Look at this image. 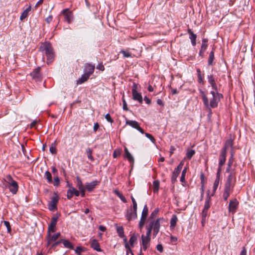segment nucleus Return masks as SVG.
Segmentation results:
<instances>
[{
	"mask_svg": "<svg viewBox=\"0 0 255 255\" xmlns=\"http://www.w3.org/2000/svg\"><path fill=\"white\" fill-rule=\"evenodd\" d=\"M160 219H158L156 220L154 223H153V235L156 236L158 234L159 228H160Z\"/></svg>",
	"mask_w": 255,
	"mask_h": 255,
	"instance_id": "25",
	"label": "nucleus"
},
{
	"mask_svg": "<svg viewBox=\"0 0 255 255\" xmlns=\"http://www.w3.org/2000/svg\"><path fill=\"white\" fill-rule=\"evenodd\" d=\"M95 68L94 65L87 63L85 65L84 73L90 76L94 73Z\"/></svg>",
	"mask_w": 255,
	"mask_h": 255,
	"instance_id": "16",
	"label": "nucleus"
},
{
	"mask_svg": "<svg viewBox=\"0 0 255 255\" xmlns=\"http://www.w3.org/2000/svg\"><path fill=\"white\" fill-rule=\"evenodd\" d=\"M183 164H184V162L183 161H182L178 165V166L177 167V168H175V169L179 171H181L182 168V167L183 166Z\"/></svg>",
	"mask_w": 255,
	"mask_h": 255,
	"instance_id": "64",
	"label": "nucleus"
},
{
	"mask_svg": "<svg viewBox=\"0 0 255 255\" xmlns=\"http://www.w3.org/2000/svg\"><path fill=\"white\" fill-rule=\"evenodd\" d=\"M188 33L190 35L189 38L191 40V43L193 46H195L196 44V38L197 36L194 34L191 29H188Z\"/></svg>",
	"mask_w": 255,
	"mask_h": 255,
	"instance_id": "20",
	"label": "nucleus"
},
{
	"mask_svg": "<svg viewBox=\"0 0 255 255\" xmlns=\"http://www.w3.org/2000/svg\"><path fill=\"white\" fill-rule=\"evenodd\" d=\"M62 243L65 248L73 249V246L69 241L62 239Z\"/></svg>",
	"mask_w": 255,
	"mask_h": 255,
	"instance_id": "37",
	"label": "nucleus"
},
{
	"mask_svg": "<svg viewBox=\"0 0 255 255\" xmlns=\"http://www.w3.org/2000/svg\"><path fill=\"white\" fill-rule=\"evenodd\" d=\"M124 150L125 152V157L130 162H133L134 158L131 155V154L129 152L128 148L125 146L124 148Z\"/></svg>",
	"mask_w": 255,
	"mask_h": 255,
	"instance_id": "27",
	"label": "nucleus"
},
{
	"mask_svg": "<svg viewBox=\"0 0 255 255\" xmlns=\"http://www.w3.org/2000/svg\"><path fill=\"white\" fill-rule=\"evenodd\" d=\"M137 209L135 210L134 208H130L127 210L126 217L128 221L134 220L137 218Z\"/></svg>",
	"mask_w": 255,
	"mask_h": 255,
	"instance_id": "6",
	"label": "nucleus"
},
{
	"mask_svg": "<svg viewBox=\"0 0 255 255\" xmlns=\"http://www.w3.org/2000/svg\"><path fill=\"white\" fill-rule=\"evenodd\" d=\"M31 10V5H29L27 8H26L21 13L20 16V20H23L25 18H26L29 12Z\"/></svg>",
	"mask_w": 255,
	"mask_h": 255,
	"instance_id": "26",
	"label": "nucleus"
},
{
	"mask_svg": "<svg viewBox=\"0 0 255 255\" xmlns=\"http://www.w3.org/2000/svg\"><path fill=\"white\" fill-rule=\"evenodd\" d=\"M40 67H38L30 73V75L32 77L33 79L35 80H40L41 78V74L40 73Z\"/></svg>",
	"mask_w": 255,
	"mask_h": 255,
	"instance_id": "15",
	"label": "nucleus"
},
{
	"mask_svg": "<svg viewBox=\"0 0 255 255\" xmlns=\"http://www.w3.org/2000/svg\"><path fill=\"white\" fill-rule=\"evenodd\" d=\"M227 152L225 150H222L219 156V167L222 168L226 161Z\"/></svg>",
	"mask_w": 255,
	"mask_h": 255,
	"instance_id": "18",
	"label": "nucleus"
},
{
	"mask_svg": "<svg viewBox=\"0 0 255 255\" xmlns=\"http://www.w3.org/2000/svg\"><path fill=\"white\" fill-rule=\"evenodd\" d=\"M117 232L119 235V236L122 238H124L125 237V236L124 235V228L122 226L120 227H117Z\"/></svg>",
	"mask_w": 255,
	"mask_h": 255,
	"instance_id": "33",
	"label": "nucleus"
},
{
	"mask_svg": "<svg viewBox=\"0 0 255 255\" xmlns=\"http://www.w3.org/2000/svg\"><path fill=\"white\" fill-rule=\"evenodd\" d=\"M208 82L211 83L215 81V77L213 75H208L207 77Z\"/></svg>",
	"mask_w": 255,
	"mask_h": 255,
	"instance_id": "60",
	"label": "nucleus"
},
{
	"mask_svg": "<svg viewBox=\"0 0 255 255\" xmlns=\"http://www.w3.org/2000/svg\"><path fill=\"white\" fill-rule=\"evenodd\" d=\"M76 184L79 189L84 188L82 180L79 176L76 177Z\"/></svg>",
	"mask_w": 255,
	"mask_h": 255,
	"instance_id": "45",
	"label": "nucleus"
},
{
	"mask_svg": "<svg viewBox=\"0 0 255 255\" xmlns=\"http://www.w3.org/2000/svg\"><path fill=\"white\" fill-rule=\"evenodd\" d=\"M232 190H233L232 188H230V187H227V186L225 187V189H224V192L223 193V197L225 201L227 200V199H228V197H229Z\"/></svg>",
	"mask_w": 255,
	"mask_h": 255,
	"instance_id": "22",
	"label": "nucleus"
},
{
	"mask_svg": "<svg viewBox=\"0 0 255 255\" xmlns=\"http://www.w3.org/2000/svg\"><path fill=\"white\" fill-rule=\"evenodd\" d=\"M195 151L193 149L188 150L186 154V157L188 159H191V158L193 157V156L195 154Z\"/></svg>",
	"mask_w": 255,
	"mask_h": 255,
	"instance_id": "44",
	"label": "nucleus"
},
{
	"mask_svg": "<svg viewBox=\"0 0 255 255\" xmlns=\"http://www.w3.org/2000/svg\"><path fill=\"white\" fill-rule=\"evenodd\" d=\"M56 226H51V225H49L48 228V231H47V233H49V234L54 233L56 232Z\"/></svg>",
	"mask_w": 255,
	"mask_h": 255,
	"instance_id": "51",
	"label": "nucleus"
},
{
	"mask_svg": "<svg viewBox=\"0 0 255 255\" xmlns=\"http://www.w3.org/2000/svg\"><path fill=\"white\" fill-rule=\"evenodd\" d=\"M58 219V216L53 217L51 219L50 224H49V225L56 226V225L57 224Z\"/></svg>",
	"mask_w": 255,
	"mask_h": 255,
	"instance_id": "49",
	"label": "nucleus"
},
{
	"mask_svg": "<svg viewBox=\"0 0 255 255\" xmlns=\"http://www.w3.org/2000/svg\"><path fill=\"white\" fill-rule=\"evenodd\" d=\"M180 172V171H179L175 169H174V171L172 173V176H171V181L172 182H174L176 180V179H177V177L178 176Z\"/></svg>",
	"mask_w": 255,
	"mask_h": 255,
	"instance_id": "36",
	"label": "nucleus"
},
{
	"mask_svg": "<svg viewBox=\"0 0 255 255\" xmlns=\"http://www.w3.org/2000/svg\"><path fill=\"white\" fill-rule=\"evenodd\" d=\"M239 202L236 199H234L230 201L229 205V211L232 214H234L238 207Z\"/></svg>",
	"mask_w": 255,
	"mask_h": 255,
	"instance_id": "10",
	"label": "nucleus"
},
{
	"mask_svg": "<svg viewBox=\"0 0 255 255\" xmlns=\"http://www.w3.org/2000/svg\"><path fill=\"white\" fill-rule=\"evenodd\" d=\"M90 76L86 73H84L81 77L77 80V84H82L87 81L89 78Z\"/></svg>",
	"mask_w": 255,
	"mask_h": 255,
	"instance_id": "23",
	"label": "nucleus"
},
{
	"mask_svg": "<svg viewBox=\"0 0 255 255\" xmlns=\"http://www.w3.org/2000/svg\"><path fill=\"white\" fill-rule=\"evenodd\" d=\"M60 184V180L58 176L57 175L55 176L54 177V181H53V185L55 186H58Z\"/></svg>",
	"mask_w": 255,
	"mask_h": 255,
	"instance_id": "53",
	"label": "nucleus"
},
{
	"mask_svg": "<svg viewBox=\"0 0 255 255\" xmlns=\"http://www.w3.org/2000/svg\"><path fill=\"white\" fill-rule=\"evenodd\" d=\"M130 198L132 203V208H134L135 210L137 209V204L135 199L132 196H131Z\"/></svg>",
	"mask_w": 255,
	"mask_h": 255,
	"instance_id": "57",
	"label": "nucleus"
},
{
	"mask_svg": "<svg viewBox=\"0 0 255 255\" xmlns=\"http://www.w3.org/2000/svg\"><path fill=\"white\" fill-rule=\"evenodd\" d=\"M97 69H99L102 71H104L105 70V67L103 65V64L102 63H99L97 66Z\"/></svg>",
	"mask_w": 255,
	"mask_h": 255,
	"instance_id": "62",
	"label": "nucleus"
},
{
	"mask_svg": "<svg viewBox=\"0 0 255 255\" xmlns=\"http://www.w3.org/2000/svg\"><path fill=\"white\" fill-rule=\"evenodd\" d=\"M86 152H87L88 158L90 159V160H91L92 161H94V158L92 155V150L91 148H88L86 150Z\"/></svg>",
	"mask_w": 255,
	"mask_h": 255,
	"instance_id": "47",
	"label": "nucleus"
},
{
	"mask_svg": "<svg viewBox=\"0 0 255 255\" xmlns=\"http://www.w3.org/2000/svg\"><path fill=\"white\" fill-rule=\"evenodd\" d=\"M137 240V237L135 235V234H132L130 239H129V244L130 245L131 247H133V245L134 244V243Z\"/></svg>",
	"mask_w": 255,
	"mask_h": 255,
	"instance_id": "46",
	"label": "nucleus"
},
{
	"mask_svg": "<svg viewBox=\"0 0 255 255\" xmlns=\"http://www.w3.org/2000/svg\"><path fill=\"white\" fill-rule=\"evenodd\" d=\"M148 214V209L147 205L145 204L142 211L141 216L139 223V227L141 230L145 224L147 215Z\"/></svg>",
	"mask_w": 255,
	"mask_h": 255,
	"instance_id": "2",
	"label": "nucleus"
},
{
	"mask_svg": "<svg viewBox=\"0 0 255 255\" xmlns=\"http://www.w3.org/2000/svg\"><path fill=\"white\" fill-rule=\"evenodd\" d=\"M91 247L92 248H93L94 250H96L98 252H101L102 251L100 244L98 243V241L96 239H93L91 241Z\"/></svg>",
	"mask_w": 255,
	"mask_h": 255,
	"instance_id": "21",
	"label": "nucleus"
},
{
	"mask_svg": "<svg viewBox=\"0 0 255 255\" xmlns=\"http://www.w3.org/2000/svg\"><path fill=\"white\" fill-rule=\"evenodd\" d=\"M233 145V140L231 139L227 140L224 145V147L222 150H225L227 152V149L229 147H232Z\"/></svg>",
	"mask_w": 255,
	"mask_h": 255,
	"instance_id": "30",
	"label": "nucleus"
},
{
	"mask_svg": "<svg viewBox=\"0 0 255 255\" xmlns=\"http://www.w3.org/2000/svg\"><path fill=\"white\" fill-rule=\"evenodd\" d=\"M7 185H5V187H8L9 191L13 195L16 194L18 190V185L17 182L14 183H7Z\"/></svg>",
	"mask_w": 255,
	"mask_h": 255,
	"instance_id": "12",
	"label": "nucleus"
},
{
	"mask_svg": "<svg viewBox=\"0 0 255 255\" xmlns=\"http://www.w3.org/2000/svg\"><path fill=\"white\" fill-rule=\"evenodd\" d=\"M62 13L64 15L65 20L68 23H70L73 18L72 12L68 8H66L62 10Z\"/></svg>",
	"mask_w": 255,
	"mask_h": 255,
	"instance_id": "14",
	"label": "nucleus"
},
{
	"mask_svg": "<svg viewBox=\"0 0 255 255\" xmlns=\"http://www.w3.org/2000/svg\"><path fill=\"white\" fill-rule=\"evenodd\" d=\"M3 224L6 227L7 230V232L10 233L11 232V227H10V223H9V222L7 221H4Z\"/></svg>",
	"mask_w": 255,
	"mask_h": 255,
	"instance_id": "54",
	"label": "nucleus"
},
{
	"mask_svg": "<svg viewBox=\"0 0 255 255\" xmlns=\"http://www.w3.org/2000/svg\"><path fill=\"white\" fill-rule=\"evenodd\" d=\"M44 177L46 179V180L48 183H52V175H51V173L49 171H46L44 173Z\"/></svg>",
	"mask_w": 255,
	"mask_h": 255,
	"instance_id": "31",
	"label": "nucleus"
},
{
	"mask_svg": "<svg viewBox=\"0 0 255 255\" xmlns=\"http://www.w3.org/2000/svg\"><path fill=\"white\" fill-rule=\"evenodd\" d=\"M61 243H62V239L58 241H56L55 242H53L52 244H51L50 246L52 248H55L59 244H60Z\"/></svg>",
	"mask_w": 255,
	"mask_h": 255,
	"instance_id": "58",
	"label": "nucleus"
},
{
	"mask_svg": "<svg viewBox=\"0 0 255 255\" xmlns=\"http://www.w3.org/2000/svg\"><path fill=\"white\" fill-rule=\"evenodd\" d=\"M60 236V233L58 232L55 234L47 233L46 239L47 241L46 246L48 247L53 242H55Z\"/></svg>",
	"mask_w": 255,
	"mask_h": 255,
	"instance_id": "3",
	"label": "nucleus"
},
{
	"mask_svg": "<svg viewBox=\"0 0 255 255\" xmlns=\"http://www.w3.org/2000/svg\"><path fill=\"white\" fill-rule=\"evenodd\" d=\"M106 119L110 123H113V120L112 119L110 115L109 114H107L105 116Z\"/></svg>",
	"mask_w": 255,
	"mask_h": 255,
	"instance_id": "61",
	"label": "nucleus"
},
{
	"mask_svg": "<svg viewBox=\"0 0 255 255\" xmlns=\"http://www.w3.org/2000/svg\"><path fill=\"white\" fill-rule=\"evenodd\" d=\"M210 201H211V198H210V196L208 195V197L206 200L203 210H208V209H209V208L210 207Z\"/></svg>",
	"mask_w": 255,
	"mask_h": 255,
	"instance_id": "39",
	"label": "nucleus"
},
{
	"mask_svg": "<svg viewBox=\"0 0 255 255\" xmlns=\"http://www.w3.org/2000/svg\"><path fill=\"white\" fill-rule=\"evenodd\" d=\"M197 72L198 75V82L199 83L204 84L203 76L202 75L200 70L199 69H197Z\"/></svg>",
	"mask_w": 255,
	"mask_h": 255,
	"instance_id": "43",
	"label": "nucleus"
},
{
	"mask_svg": "<svg viewBox=\"0 0 255 255\" xmlns=\"http://www.w3.org/2000/svg\"><path fill=\"white\" fill-rule=\"evenodd\" d=\"M121 149H117L115 150L113 153V157L116 158L117 157L119 156L121 154Z\"/></svg>",
	"mask_w": 255,
	"mask_h": 255,
	"instance_id": "52",
	"label": "nucleus"
},
{
	"mask_svg": "<svg viewBox=\"0 0 255 255\" xmlns=\"http://www.w3.org/2000/svg\"><path fill=\"white\" fill-rule=\"evenodd\" d=\"M69 189L67 192V197L68 199H70L72 198L73 195L78 196L80 195V192L76 188L69 185Z\"/></svg>",
	"mask_w": 255,
	"mask_h": 255,
	"instance_id": "8",
	"label": "nucleus"
},
{
	"mask_svg": "<svg viewBox=\"0 0 255 255\" xmlns=\"http://www.w3.org/2000/svg\"><path fill=\"white\" fill-rule=\"evenodd\" d=\"M236 183V176L234 173H231L229 175L225 186L233 188Z\"/></svg>",
	"mask_w": 255,
	"mask_h": 255,
	"instance_id": "7",
	"label": "nucleus"
},
{
	"mask_svg": "<svg viewBox=\"0 0 255 255\" xmlns=\"http://www.w3.org/2000/svg\"><path fill=\"white\" fill-rule=\"evenodd\" d=\"M219 179H218V178H216L214 183V185H213V193L212 194L211 196H213L216 190H217V187L219 185Z\"/></svg>",
	"mask_w": 255,
	"mask_h": 255,
	"instance_id": "48",
	"label": "nucleus"
},
{
	"mask_svg": "<svg viewBox=\"0 0 255 255\" xmlns=\"http://www.w3.org/2000/svg\"><path fill=\"white\" fill-rule=\"evenodd\" d=\"M59 200V197L56 193H54L52 197L51 201L48 202V206L50 211H54L57 210V204Z\"/></svg>",
	"mask_w": 255,
	"mask_h": 255,
	"instance_id": "4",
	"label": "nucleus"
},
{
	"mask_svg": "<svg viewBox=\"0 0 255 255\" xmlns=\"http://www.w3.org/2000/svg\"><path fill=\"white\" fill-rule=\"evenodd\" d=\"M3 180L6 183H14L16 182L14 180L11 176L10 174H8L5 176V178L3 179Z\"/></svg>",
	"mask_w": 255,
	"mask_h": 255,
	"instance_id": "40",
	"label": "nucleus"
},
{
	"mask_svg": "<svg viewBox=\"0 0 255 255\" xmlns=\"http://www.w3.org/2000/svg\"><path fill=\"white\" fill-rule=\"evenodd\" d=\"M133 99L135 101H137L140 104L142 103V97L141 95L138 93L137 91H134L132 93Z\"/></svg>",
	"mask_w": 255,
	"mask_h": 255,
	"instance_id": "24",
	"label": "nucleus"
},
{
	"mask_svg": "<svg viewBox=\"0 0 255 255\" xmlns=\"http://www.w3.org/2000/svg\"><path fill=\"white\" fill-rule=\"evenodd\" d=\"M3 180L6 183H14L16 182L14 180L11 176L10 174H8L5 176V178L3 179Z\"/></svg>",
	"mask_w": 255,
	"mask_h": 255,
	"instance_id": "41",
	"label": "nucleus"
},
{
	"mask_svg": "<svg viewBox=\"0 0 255 255\" xmlns=\"http://www.w3.org/2000/svg\"><path fill=\"white\" fill-rule=\"evenodd\" d=\"M234 155V151L232 149L231 150V156H230V158L229 159V161H228V168L227 169V172L229 171L231 165H232V164L233 163Z\"/></svg>",
	"mask_w": 255,
	"mask_h": 255,
	"instance_id": "29",
	"label": "nucleus"
},
{
	"mask_svg": "<svg viewBox=\"0 0 255 255\" xmlns=\"http://www.w3.org/2000/svg\"><path fill=\"white\" fill-rule=\"evenodd\" d=\"M120 52L123 54L124 57L125 58L131 57L130 53L128 51H126L125 50H121Z\"/></svg>",
	"mask_w": 255,
	"mask_h": 255,
	"instance_id": "56",
	"label": "nucleus"
},
{
	"mask_svg": "<svg viewBox=\"0 0 255 255\" xmlns=\"http://www.w3.org/2000/svg\"><path fill=\"white\" fill-rule=\"evenodd\" d=\"M209 84H210L211 86L212 87V88L213 90V91H211V92H219L217 85L216 83V81L211 82V83H209Z\"/></svg>",
	"mask_w": 255,
	"mask_h": 255,
	"instance_id": "50",
	"label": "nucleus"
},
{
	"mask_svg": "<svg viewBox=\"0 0 255 255\" xmlns=\"http://www.w3.org/2000/svg\"><path fill=\"white\" fill-rule=\"evenodd\" d=\"M115 194L117 195L120 199L124 202V203H127V201L125 197L121 193H120L118 190H115L114 191Z\"/></svg>",
	"mask_w": 255,
	"mask_h": 255,
	"instance_id": "34",
	"label": "nucleus"
},
{
	"mask_svg": "<svg viewBox=\"0 0 255 255\" xmlns=\"http://www.w3.org/2000/svg\"><path fill=\"white\" fill-rule=\"evenodd\" d=\"M142 249L146 251L150 246V238L144 237V235H141Z\"/></svg>",
	"mask_w": 255,
	"mask_h": 255,
	"instance_id": "17",
	"label": "nucleus"
},
{
	"mask_svg": "<svg viewBox=\"0 0 255 255\" xmlns=\"http://www.w3.org/2000/svg\"><path fill=\"white\" fill-rule=\"evenodd\" d=\"M126 123V125H128L133 128L136 129L142 134L144 133L143 129L140 127L137 122L135 121L127 120Z\"/></svg>",
	"mask_w": 255,
	"mask_h": 255,
	"instance_id": "9",
	"label": "nucleus"
},
{
	"mask_svg": "<svg viewBox=\"0 0 255 255\" xmlns=\"http://www.w3.org/2000/svg\"><path fill=\"white\" fill-rule=\"evenodd\" d=\"M159 181L158 180H155L153 183V191L154 193L157 192L159 188Z\"/></svg>",
	"mask_w": 255,
	"mask_h": 255,
	"instance_id": "42",
	"label": "nucleus"
},
{
	"mask_svg": "<svg viewBox=\"0 0 255 255\" xmlns=\"http://www.w3.org/2000/svg\"><path fill=\"white\" fill-rule=\"evenodd\" d=\"M145 135L147 138H148L153 143H154L155 142V138L151 134H149L148 133H145Z\"/></svg>",
	"mask_w": 255,
	"mask_h": 255,
	"instance_id": "59",
	"label": "nucleus"
},
{
	"mask_svg": "<svg viewBox=\"0 0 255 255\" xmlns=\"http://www.w3.org/2000/svg\"><path fill=\"white\" fill-rule=\"evenodd\" d=\"M99 183V182L96 180L93 181L90 183H87L85 188L89 192H91Z\"/></svg>",
	"mask_w": 255,
	"mask_h": 255,
	"instance_id": "19",
	"label": "nucleus"
},
{
	"mask_svg": "<svg viewBox=\"0 0 255 255\" xmlns=\"http://www.w3.org/2000/svg\"><path fill=\"white\" fill-rule=\"evenodd\" d=\"M208 213V210H203L202 213V220H205Z\"/></svg>",
	"mask_w": 255,
	"mask_h": 255,
	"instance_id": "63",
	"label": "nucleus"
},
{
	"mask_svg": "<svg viewBox=\"0 0 255 255\" xmlns=\"http://www.w3.org/2000/svg\"><path fill=\"white\" fill-rule=\"evenodd\" d=\"M7 185H5V187H8L9 191L13 195L16 194L18 190V185L17 182L14 183H7Z\"/></svg>",
	"mask_w": 255,
	"mask_h": 255,
	"instance_id": "13",
	"label": "nucleus"
},
{
	"mask_svg": "<svg viewBox=\"0 0 255 255\" xmlns=\"http://www.w3.org/2000/svg\"><path fill=\"white\" fill-rule=\"evenodd\" d=\"M46 56L47 57V62L48 64L51 63L54 59L55 55L53 51L46 54Z\"/></svg>",
	"mask_w": 255,
	"mask_h": 255,
	"instance_id": "32",
	"label": "nucleus"
},
{
	"mask_svg": "<svg viewBox=\"0 0 255 255\" xmlns=\"http://www.w3.org/2000/svg\"><path fill=\"white\" fill-rule=\"evenodd\" d=\"M186 170H187V168H185L182 172V174H181V176L180 177V181L182 182H184L185 181V174H186Z\"/></svg>",
	"mask_w": 255,
	"mask_h": 255,
	"instance_id": "55",
	"label": "nucleus"
},
{
	"mask_svg": "<svg viewBox=\"0 0 255 255\" xmlns=\"http://www.w3.org/2000/svg\"><path fill=\"white\" fill-rule=\"evenodd\" d=\"M202 100L205 106L209 109L215 108L217 107L218 103L220 101L221 99L223 98V96L222 94L219 93V92H211V94L212 95V98L210 99V103H209L208 98L207 96L202 91Z\"/></svg>",
	"mask_w": 255,
	"mask_h": 255,
	"instance_id": "1",
	"label": "nucleus"
},
{
	"mask_svg": "<svg viewBox=\"0 0 255 255\" xmlns=\"http://www.w3.org/2000/svg\"><path fill=\"white\" fill-rule=\"evenodd\" d=\"M214 50L215 49L213 48L212 50L210 52L209 54V56L208 60V63L209 65H212L213 64V61L214 59Z\"/></svg>",
	"mask_w": 255,
	"mask_h": 255,
	"instance_id": "28",
	"label": "nucleus"
},
{
	"mask_svg": "<svg viewBox=\"0 0 255 255\" xmlns=\"http://www.w3.org/2000/svg\"><path fill=\"white\" fill-rule=\"evenodd\" d=\"M208 40L207 38H203L202 40V45L201 46V49H202V50L206 51L207 46H208Z\"/></svg>",
	"mask_w": 255,
	"mask_h": 255,
	"instance_id": "38",
	"label": "nucleus"
},
{
	"mask_svg": "<svg viewBox=\"0 0 255 255\" xmlns=\"http://www.w3.org/2000/svg\"><path fill=\"white\" fill-rule=\"evenodd\" d=\"M178 220L176 215H173L170 220V227L174 228L176 225L177 221Z\"/></svg>",
	"mask_w": 255,
	"mask_h": 255,
	"instance_id": "35",
	"label": "nucleus"
},
{
	"mask_svg": "<svg viewBox=\"0 0 255 255\" xmlns=\"http://www.w3.org/2000/svg\"><path fill=\"white\" fill-rule=\"evenodd\" d=\"M39 50L44 52L45 55L53 51L52 45L49 42L42 43L40 46Z\"/></svg>",
	"mask_w": 255,
	"mask_h": 255,
	"instance_id": "5",
	"label": "nucleus"
},
{
	"mask_svg": "<svg viewBox=\"0 0 255 255\" xmlns=\"http://www.w3.org/2000/svg\"><path fill=\"white\" fill-rule=\"evenodd\" d=\"M7 185H5V187H8L9 191L13 195L16 194L18 190V185L17 182L14 183H7Z\"/></svg>",
	"mask_w": 255,
	"mask_h": 255,
	"instance_id": "11",
	"label": "nucleus"
}]
</instances>
